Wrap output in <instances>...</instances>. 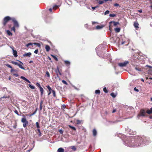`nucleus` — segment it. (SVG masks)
Wrapping results in <instances>:
<instances>
[{"label": "nucleus", "instance_id": "f257e3e1", "mask_svg": "<svg viewBox=\"0 0 152 152\" xmlns=\"http://www.w3.org/2000/svg\"><path fill=\"white\" fill-rule=\"evenodd\" d=\"M143 139L142 137H139L138 140H135V144L133 145V146H134L136 147H138L140 146L141 145V143L143 142L144 140Z\"/></svg>", "mask_w": 152, "mask_h": 152}, {"label": "nucleus", "instance_id": "f03ea898", "mask_svg": "<svg viewBox=\"0 0 152 152\" xmlns=\"http://www.w3.org/2000/svg\"><path fill=\"white\" fill-rule=\"evenodd\" d=\"M18 61L20 63L13 61H11V63L15 65H17L20 68L23 70H25V69L23 67V64L20 61Z\"/></svg>", "mask_w": 152, "mask_h": 152}, {"label": "nucleus", "instance_id": "7ed1b4c3", "mask_svg": "<svg viewBox=\"0 0 152 152\" xmlns=\"http://www.w3.org/2000/svg\"><path fill=\"white\" fill-rule=\"evenodd\" d=\"M12 18H11L9 16H7L5 17L3 19V24L4 26H5L6 24L8 22L9 20H12Z\"/></svg>", "mask_w": 152, "mask_h": 152}, {"label": "nucleus", "instance_id": "20e7f679", "mask_svg": "<svg viewBox=\"0 0 152 152\" xmlns=\"http://www.w3.org/2000/svg\"><path fill=\"white\" fill-rule=\"evenodd\" d=\"M21 122L23 123V126L24 127L26 128L28 124V121L26 120L25 117L23 118L21 120Z\"/></svg>", "mask_w": 152, "mask_h": 152}, {"label": "nucleus", "instance_id": "39448f33", "mask_svg": "<svg viewBox=\"0 0 152 152\" xmlns=\"http://www.w3.org/2000/svg\"><path fill=\"white\" fill-rule=\"evenodd\" d=\"M12 20L14 26L16 28H18L19 27V25L17 21L14 18H12Z\"/></svg>", "mask_w": 152, "mask_h": 152}, {"label": "nucleus", "instance_id": "423d86ee", "mask_svg": "<svg viewBox=\"0 0 152 152\" xmlns=\"http://www.w3.org/2000/svg\"><path fill=\"white\" fill-rule=\"evenodd\" d=\"M145 111L143 109H142L140 110V113L138 115V116H145L146 115Z\"/></svg>", "mask_w": 152, "mask_h": 152}, {"label": "nucleus", "instance_id": "0eeeda50", "mask_svg": "<svg viewBox=\"0 0 152 152\" xmlns=\"http://www.w3.org/2000/svg\"><path fill=\"white\" fill-rule=\"evenodd\" d=\"M113 23V25L115 26H116L117 25L119 24V23L118 22H115L114 21H111L109 23V30L110 31H111V24L112 23Z\"/></svg>", "mask_w": 152, "mask_h": 152}, {"label": "nucleus", "instance_id": "6e6552de", "mask_svg": "<svg viewBox=\"0 0 152 152\" xmlns=\"http://www.w3.org/2000/svg\"><path fill=\"white\" fill-rule=\"evenodd\" d=\"M61 70H59L58 67V66L57 68L55 69V72L56 73L57 75L58 76V74L60 75H62V74L61 73Z\"/></svg>", "mask_w": 152, "mask_h": 152}, {"label": "nucleus", "instance_id": "1a4fd4ad", "mask_svg": "<svg viewBox=\"0 0 152 152\" xmlns=\"http://www.w3.org/2000/svg\"><path fill=\"white\" fill-rule=\"evenodd\" d=\"M129 63L128 61H125L123 63H120L118 64V65L120 67L125 66Z\"/></svg>", "mask_w": 152, "mask_h": 152}, {"label": "nucleus", "instance_id": "9d476101", "mask_svg": "<svg viewBox=\"0 0 152 152\" xmlns=\"http://www.w3.org/2000/svg\"><path fill=\"white\" fill-rule=\"evenodd\" d=\"M6 65L8 67L11 69L10 70L11 72L12 73L13 72H16L17 71L16 70L13 69L11 65H10L9 64H7Z\"/></svg>", "mask_w": 152, "mask_h": 152}, {"label": "nucleus", "instance_id": "9b49d317", "mask_svg": "<svg viewBox=\"0 0 152 152\" xmlns=\"http://www.w3.org/2000/svg\"><path fill=\"white\" fill-rule=\"evenodd\" d=\"M31 55V52L26 53L23 54V57H30Z\"/></svg>", "mask_w": 152, "mask_h": 152}, {"label": "nucleus", "instance_id": "f8f14e48", "mask_svg": "<svg viewBox=\"0 0 152 152\" xmlns=\"http://www.w3.org/2000/svg\"><path fill=\"white\" fill-rule=\"evenodd\" d=\"M13 50V55L15 57H17L18 56L17 55V52L16 50H14L13 48L12 49Z\"/></svg>", "mask_w": 152, "mask_h": 152}, {"label": "nucleus", "instance_id": "ddd939ff", "mask_svg": "<svg viewBox=\"0 0 152 152\" xmlns=\"http://www.w3.org/2000/svg\"><path fill=\"white\" fill-rule=\"evenodd\" d=\"M20 77L21 78L24 80H25L26 82H28V83H31L28 80L27 78H26V77H24L22 76H21Z\"/></svg>", "mask_w": 152, "mask_h": 152}, {"label": "nucleus", "instance_id": "4468645a", "mask_svg": "<svg viewBox=\"0 0 152 152\" xmlns=\"http://www.w3.org/2000/svg\"><path fill=\"white\" fill-rule=\"evenodd\" d=\"M45 48L46 49V51L47 52H48L50 50V47L48 45H46L45 46Z\"/></svg>", "mask_w": 152, "mask_h": 152}, {"label": "nucleus", "instance_id": "2eb2a0df", "mask_svg": "<svg viewBox=\"0 0 152 152\" xmlns=\"http://www.w3.org/2000/svg\"><path fill=\"white\" fill-rule=\"evenodd\" d=\"M117 93H115L113 92L111 93L110 94V95L113 98H115L117 95Z\"/></svg>", "mask_w": 152, "mask_h": 152}, {"label": "nucleus", "instance_id": "dca6fc26", "mask_svg": "<svg viewBox=\"0 0 152 152\" xmlns=\"http://www.w3.org/2000/svg\"><path fill=\"white\" fill-rule=\"evenodd\" d=\"M93 134L94 136H95L97 134V131L96 129H94L93 130Z\"/></svg>", "mask_w": 152, "mask_h": 152}, {"label": "nucleus", "instance_id": "f3484780", "mask_svg": "<svg viewBox=\"0 0 152 152\" xmlns=\"http://www.w3.org/2000/svg\"><path fill=\"white\" fill-rule=\"evenodd\" d=\"M64 149L62 148H59L57 150L58 152H64Z\"/></svg>", "mask_w": 152, "mask_h": 152}, {"label": "nucleus", "instance_id": "a211bd4d", "mask_svg": "<svg viewBox=\"0 0 152 152\" xmlns=\"http://www.w3.org/2000/svg\"><path fill=\"white\" fill-rule=\"evenodd\" d=\"M148 114H150L152 113V107L151 108L150 110L148 109L146 112Z\"/></svg>", "mask_w": 152, "mask_h": 152}, {"label": "nucleus", "instance_id": "6ab92c4d", "mask_svg": "<svg viewBox=\"0 0 152 152\" xmlns=\"http://www.w3.org/2000/svg\"><path fill=\"white\" fill-rule=\"evenodd\" d=\"M134 25L135 27L136 28H138V26H139V24L137 22H135L134 23Z\"/></svg>", "mask_w": 152, "mask_h": 152}, {"label": "nucleus", "instance_id": "aec40b11", "mask_svg": "<svg viewBox=\"0 0 152 152\" xmlns=\"http://www.w3.org/2000/svg\"><path fill=\"white\" fill-rule=\"evenodd\" d=\"M64 64L66 65L67 66L69 65L70 64V62L68 61H64Z\"/></svg>", "mask_w": 152, "mask_h": 152}, {"label": "nucleus", "instance_id": "412c9836", "mask_svg": "<svg viewBox=\"0 0 152 152\" xmlns=\"http://www.w3.org/2000/svg\"><path fill=\"white\" fill-rule=\"evenodd\" d=\"M8 35L9 36H12V33L9 30H7L6 31Z\"/></svg>", "mask_w": 152, "mask_h": 152}, {"label": "nucleus", "instance_id": "4be33fe9", "mask_svg": "<svg viewBox=\"0 0 152 152\" xmlns=\"http://www.w3.org/2000/svg\"><path fill=\"white\" fill-rule=\"evenodd\" d=\"M120 30L121 29L119 28H116L114 29L115 31L117 33L119 32L120 31Z\"/></svg>", "mask_w": 152, "mask_h": 152}, {"label": "nucleus", "instance_id": "5701e85b", "mask_svg": "<svg viewBox=\"0 0 152 152\" xmlns=\"http://www.w3.org/2000/svg\"><path fill=\"white\" fill-rule=\"evenodd\" d=\"M39 89L41 93V95L42 96L44 90L42 87L40 88Z\"/></svg>", "mask_w": 152, "mask_h": 152}, {"label": "nucleus", "instance_id": "b1692460", "mask_svg": "<svg viewBox=\"0 0 152 152\" xmlns=\"http://www.w3.org/2000/svg\"><path fill=\"white\" fill-rule=\"evenodd\" d=\"M103 27V26H97L96 27V29H101V28H102Z\"/></svg>", "mask_w": 152, "mask_h": 152}, {"label": "nucleus", "instance_id": "393cba45", "mask_svg": "<svg viewBox=\"0 0 152 152\" xmlns=\"http://www.w3.org/2000/svg\"><path fill=\"white\" fill-rule=\"evenodd\" d=\"M69 127L71 129H73V130H74V131H76V128L74 127H73V126H72L70 125H69Z\"/></svg>", "mask_w": 152, "mask_h": 152}, {"label": "nucleus", "instance_id": "a878e982", "mask_svg": "<svg viewBox=\"0 0 152 152\" xmlns=\"http://www.w3.org/2000/svg\"><path fill=\"white\" fill-rule=\"evenodd\" d=\"M37 130L38 131V132L39 133V136L40 137L42 135V134L41 133L40 129H37Z\"/></svg>", "mask_w": 152, "mask_h": 152}, {"label": "nucleus", "instance_id": "bb28decb", "mask_svg": "<svg viewBox=\"0 0 152 152\" xmlns=\"http://www.w3.org/2000/svg\"><path fill=\"white\" fill-rule=\"evenodd\" d=\"M51 56L52 57L54 58V59L55 60H56V61H58V59L55 56L53 55H51Z\"/></svg>", "mask_w": 152, "mask_h": 152}, {"label": "nucleus", "instance_id": "cd10ccee", "mask_svg": "<svg viewBox=\"0 0 152 152\" xmlns=\"http://www.w3.org/2000/svg\"><path fill=\"white\" fill-rule=\"evenodd\" d=\"M71 148L74 151H75L76 150V148L75 146H71Z\"/></svg>", "mask_w": 152, "mask_h": 152}, {"label": "nucleus", "instance_id": "c85d7f7f", "mask_svg": "<svg viewBox=\"0 0 152 152\" xmlns=\"http://www.w3.org/2000/svg\"><path fill=\"white\" fill-rule=\"evenodd\" d=\"M36 127L37 128V129H39L40 126H39V123L38 122H36Z\"/></svg>", "mask_w": 152, "mask_h": 152}, {"label": "nucleus", "instance_id": "c756f323", "mask_svg": "<svg viewBox=\"0 0 152 152\" xmlns=\"http://www.w3.org/2000/svg\"><path fill=\"white\" fill-rule=\"evenodd\" d=\"M103 91L105 93H108V91L107 90V89L105 87L103 89Z\"/></svg>", "mask_w": 152, "mask_h": 152}, {"label": "nucleus", "instance_id": "7c9ffc66", "mask_svg": "<svg viewBox=\"0 0 152 152\" xmlns=\"http://www.w3.org/2000/svg\"><path fill=\"white\" fill-rule=\"evenodd\" d=\"M43 103V101H41L40 102V105L39 107V110H42V105Z\"/></svg>", "mask_w": 152, "mask_h": 152}, {"label": "nucleus", "instance_id": "2f4dec72", "mask_svg": "<svg viewBox=\"0 0 152 152\" xmlns=\"http://www.w3.org/2000/svg\"><path fill=\"white\" fill-rule=\"evenodd\" d=\"M100 91L99 90H97L95 91V93L96 94H99L100 93Z\"/></svg>", "mask_w": 152, "mask_h": 152}, {"label": "nucleus", "instance_id": "473e14b6", "mask_svg": "<svg viewBox=\"0 0 152 152\" xmlns=\"http://www.w3.org/2000/svg\"><path fill=\"white\" fill-rule=\"evenodd\" d=\"M28 86L30 87V88L32 89H35V87L33 86H32L30 84H29L28 85Z\"/></svg>", "mask_w": 152, "mask_h": 152}, {"label": "nucleus", "instance_id": "72a5a7b5", "mask_svg": "<svg viewBox=\"0 0 152 152\" xmlns=\"http://www.w3.org/2000/svg\"><path fill=\"white\" fill-rule=\"evenodd\" d=\"M34 45H36L38 47H40L41 46V45L39 43H37L36 42H34L33 43Z\"/></svg>", "mask_w": 152, "mask_h": 152}, {"label": "nucleus", "instance_id": "f704fd0d", "mask_svg": "<svg viewBox=\"0 0 152 152\" xmlns=\"http://www.w3.org/2000/svg\"><path fill=\"white\" fill-rule=\"evenodd\" d=\"M34 45L33 43H29L27 44L26 45V46L28 47V46L30 45Z\"/></svg>", "mask_w": 152, "mask_h": 152}, {"label": "nucleus", "instance_id": "c9c22d12", "mask_svg": "<svg viewBox=\"0 0 152 152\" xmlns=\"http://www.w3.org/2000/svg\"><path fill=\"white\" fill-rule=\"evenodd\" d=\"M66 108V106L65 104H63L61 106V108L62 110H64Z\"/></svg>", "mask_w": 152, "mask_h": 152}, {"label": "nucleus", "instance_id": "e433bc0d", "mask_svg": "<svg viewBox=\"0 0 152 152\" xmlns=\"http://www.w3.org/2000/svg\"><path fill=\"white\" fill-rule=\"evenodd\" d=\"M47 87L48 88V89L49 91H52V90H53L48 85L47 86Z\"/></svg>", "mask_w": 152, "mask_h": 152}, {"label": "nucleus", "instance_id": "4c0bfd02", "mask_svg": "<svg viewBox=\"0 0 152 152\" xmlns=\"http://www.w3.org/2000/svg\"><path fill=\"white\" fill-rule=\"evenodd\" d=\"M46 75L47 76V77H50V75L48 71H46Z\"/></svg>", "mask_w": 152, "mask_h": 152}, {"label": "nucleus", "instance_id": "58836bf2", "mask_svg": "<svg viewBox=\"0 0 152 152\" xmlns=\"http://www.w3.org/2000/svg\"><path fill=\"white\" fill-rule=\"evenodd\" d=\"M52 92L53 95V96L54 97H56V92L55 91L53 90H52Z\"/></svg>", "mask_w": 152, "mask_h": 152}, {"label": "nucleus", "instance_id": "ea45409f", "mask_svg": "<svg viewBox=\"0 0 152 152\" xmlns=\"http://www.w3.org/2000/svg\"><path fill=\"white\" fill-rule=\"evenodd\" d=\"M15 27L13 26L12 28H11V31H13L14 32H15Z\"/></svg>", "mask_w": 152, "mask_h": 152}, {"label": "nucleus", "instance_id": "a19ab883", "mask_svg": "<svg viewBox=\"0 0 152 152\" xmlns=\"http://www.w3.org/2000/svg\"><path fill=\"white\" fill-rule=\"evenodd\" d=\"M58 7V6L56 5L53 6V9L56 10Z\"/></svg>", "mask_w": 152, "mask_h": 152}, {"label": "nucleus", "instance_id": "79ce46f5", "mask_svg": "<svg viewBox=\"0 0 152 152\" xmlns=\"http://www.w3.org/2000/svg\"><path fill=\"white\" fill-rule=\"evenodd\" d=\"M98 3L99 4H102L104 3V1L100 0L98 2Z\"/></svg>", "mask_w": 152, "mask_h": 152}, {"label": "nucleus", "instance_id": "37998d69", "mask_svg": "<svg viewBox=\"0 0 152 152\" xmlns=\"http://www.w3.org/2000/svg\"><path fill=\"white\" fill-rule=\"evenodd\" d=\"M81 121H80L79 120H77V121H76L77 124H80L81 123Z\"/></svg>", "mask_w": 152, "mask_h": 152}, {"label": "nucleus", "instance_id": "c03bdc74", "mask_svg": "<svg viewBox=\"0 0 152 152\" xmlns=\"http://www.w3.org/2000/svg\"><path fill=\"white\" fill-rule=\"evenodd\" d=\"M62 82L64 84H65L66 85H67L68 83H67L64 80H62Z\"/></svg>", "mask_w": 152, "mask_h": 152}, {"label": "nucleus", "instance_id": "a18cd8bd", "mask_svg": "<svg viewBox=\"0 0 152 152\" xmlns=\"http://www.w3.org/2000/svg\"><path fill=\"white\" fill-rule=\"evenodd\" d=\"M36 85L37 86H38V87H39V88H40L41 87V86L40 85V84L39 83H36Z\"/></svg>", "mask_w": 152, "mask_h": 152}, {"label": "nucleus", "instance_id": "49530a36", "mask_svg": "<svg viewBox=\"0 0 152 152\" xmlns=\"http://www.w3.org/2000/svg\"><path fill=\"white\" fill-rule=\"evenodd\" d=\"M116 15L115 14H110L109 16L110 17H114L116 16Z\"/></svg>", "mask_w": 152, "mask_h": 152}, {"label": "nucleus", "instance_id": "de8ad7c7", "mask_svg": "<svg viewBox=\"0 0 152 152\" xmlns=\"http://www.w3.org/2000/svg\"><path fill=\"white\" fill-rule=\"evenodd\" d=\"M37 109H38L37 108H36V110H35V111H34V112L33 113H32L31 115H33L34 114L36 113V112H37Z\"/></svg>", "mask_w": 152, "mask_h": 152}, {"label": "nucleus", "instance_id": "09e8293b", "mask_svg": "<svg viewBox=\"0 0 152 152\" xmlns=\"http://www.w3.org/2000/svg\"><path fill=\"white\" fill-rule=\"evenodd\" d=\"M135 69L137 70H138V71H141V69L139 68H137V67H135Z\"/></svg>", "mask_w": 152, "mask_h": 152}, {"label": "nucleus", "instance_id": "8fccbe9b", "mask_svg": "<svg viewBox=\"0 0 152 152\" xmlns=\"http://www.w3.org/2000/svg\"><path fill=\"white\" fill-rule=\"evenodd\" d=\"M110 12V11L108 10L104 12V14L105 15L108 14Z\"/></svg>", "mask_w": 152, "mask_h": 152}, {"label": "nucleus", "instance_id": "3c124183", "mask_svg": "<svg viewBox=\"0 0 152 152\" xmlns=\"http://www.w3.org/2000/svg\"><path fill=\"white\" fill-rule=\"evenodd\" d=\"M14 112L15 113H16L17 115H19V114L18 113V111L17 110H15V111H14Z\"/></svg>", "mask_w": 152, "mask_h": 152}, {"label": "nucleus", "instance_id": "603ef678", "mask_svg": "<svg viewBox=\"0 0 152 152\" xmlns=\"http://www.w3.org/2000/svg\"><path fill=\"white\" fill-rule=\"evenodd\" d=\"M13 75L15 76L16 77H18L19 76V75L18 74H13Z\"/></svg>", "mask_w": 152, "mask_h": 152}, {"label": "nucleus", "instance_id": "864d4df0", "mask_svg": "<svg viewBox=\"0 0 152 152\" xmlns=\"http://www.w3.org/2000/svg\"><path fill=\"white\" fill-rule=\"evenodd\" d=\"M38 52V49L34 51V53L36 54H37Z\"/></svg>", "mask_w": 152, "mask_h": 152}, {"label": "nucleus", "instance_id": "5fc2aeb1", "mask_svg": "<svg viewBox=\"0 0 152 152\" xmlns=\"http://www.w3.org/2000/svg\"><path fill=\"white\" fill-rule=\"evenodd\" d=\"M134 90L137 92H139V90L138 89H137L136 87L134 88Z\"/></svg>", "mask_w": 152, "mask_h": 152}, {"label": "nucleus", "instance_id": "6e6d98bb", "mask_svg": "<svg viewBox=\"0 0 152 152\" xmlns=\"http://www.w3.org/2000/svg\"><path fill=\"white\" fill-rule=\"evenodd\" d=\"M59 132H60V133L61 134H63V131L62 130H60L59 131Z\"/></svg>", "mask_w": 152, "mask_h": 152}, {"label": "nucleus", "instance_id": "4d7b16f0", "mask_svg": "<svg viewBox=\"0 0 152 152\" xmlns=\"http://www.w3.org/2000/svg\"><path fill=\"white\" fill-rule=\"evenodd\" d=\"M105 2H106L107 1H111L113 0H103Z\"/></svg>", "mask_w": 152, "mask_h": 152}, {"label": "nucleus", "instance_id": "13d9d810", "mask_svg": "<svg viewBox=\"0 0 152 152\" xmlns=\"http://www.w3.org/2000/svg\"><path fill=\"white\" fill-rule=\"evenodd\" d=\"M9 98V97L4 96L3 97H1V99H2V98Z\"/></svg>", "mask_w": 152, "mask_h": 152}, {"label": "nucleus", "instance_id": "bf43d9fd", "mask_svg": "<svg viewBox=\"0 0 152 152\" xmlns=\"http://www.w3.org/2000/svg\"><path fill=\"white\" fill-rule=\"evenodd\" d=\"M114 5L115 6H119V4H118L117 3H115V4H114Z\"/></svg>", "mask_w": 152, "mask_h": 152}, {"label": "nucleus", "instance_id": "052dcab7", "mask_svg": "<svg viewBox=\"0 0 152 152\" xmlns=\"http://www.w3.org/2000/svg\"><path fill=\"white\" fill-rule=\"evenodd\" d=\"M92 8L93 10H94L96 9V7H92Z\"/></svg>", "mask_w": 152, "mask_h": 152}, {"label": "nucleus", "instance_id": "680f3d73", "mask_svg": "<svg viewBox=\"0 0 152 152\" xmlns=\"http://www.w3.org/2000/svg\"><path fill=\"white\" fill-rule=\"evenodd\" d=\"M116 111V110L115 109H114L113 110V111H112V113H114Z\"/></svg>", "mask_w": 152, "mask_h": 152}, {"label": "nucleus", "instance_id": "e2e57ef3", "mask_svg": "<svg viewBox=\"0 0 152 152\" xmlns=\"http://www.w3.org/2000/svg\"><path fill=\"white\" fill-rule=\"evenodd\" d=\"M138 11L140 13H141L142 12V10H138Z\"/></svg>", "mask_w": 152, "mask_h": 152}, {"label": "nucleus", "instance_id": "0e129e2a", "mask_svg": "<svg viewBox=\"0 0 152 152\" xmlns=\"http://www.w3.org/2000/svg\"><path fill=\"white\" fill-rule=\"evenodd\" d=\"M49 93H48V95H50V94L51 93V91H49Z\"/></svg>", "mask_w": 152, "mask_h": 152}, {"label": "nucleus", "instance_id": "69168bd1", "mask_svg": "<svg viewBox=\"0 0 152 152\" xmlns=\"http://www.w3.org/2000/svg\"><path fill=\"white\" fill-rule=\"evenodd\" d=\"M49 10L50 12H51L52 11V9L51 8H50L49 9Z\"/></svg>", "mask_w": 152, "mask_h": 152}, {"label": "nucleus", "instance_id": "338daca9", "mask_svg": "<svg viewBox=\"0 0 152 152\" xmlns=\"http://www.w3.org/2000/svg\"><path fill=\"white\" fill-rule=\"evenodd\" d=\"M29 63L31 64V63H32L33 62V61H30L29 62Z\"/></svg>", "mask_w": 152, "mask_h": 152}, {"label": "nucleus", "instance_id": "774afa93", "mask_svg": "<svg viewBox=\"0 0 152 152\" xmlns=\"http://www.w3.org/2000/svg\"><path fill=\"white\" fill-rule=\"evenodd\" d=\"M96 23L95 22H92V24L93 25L94 24Z\"/></svg>", "mask_w": 152, "mask_h": 152}]
</instances>
